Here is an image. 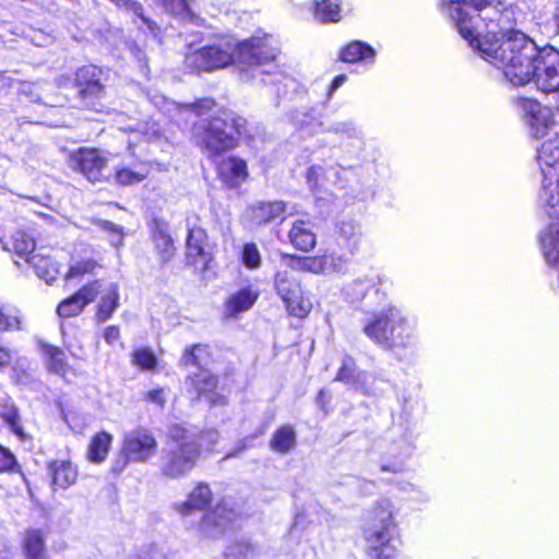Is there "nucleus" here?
<instances>
[{"mask_svg":"<svg viewBox=\"0 0 559 559\" xmlns=\"http://www.w3.org/2000/svg\"><path fill=\"white\" fill-rule=\"evenodd\" d=\"M364 334L385 349L407 348L415 343V326L403 310L388 305L374 312L362 326Z\"/></svg>","mask_w":559,"mask_h":559,"instance_id":"6","label":"nucleus"},{"mask_svg":"<svg viewBox=\"0 0 559 559\" xmlns=\"http://www.w3.org/2000/svg\"><path fill=\"white\" fill-rule=\"evenodd\" d=\"M295 445L296 432L290 425H284L276 429L270 441L272 451L281 454L288 453Z\"/></svg>","mask_w":559,"mask_h":559,"instance_id":"35","label":"nucleus"},{"mask_svg":"<svg viewBox=\"0 0 559 559\" xmlns=\"http://www.w3.org/2000/svg\"><path fill=\"white\" fill-rule=\"evenodd\" d=\"M0 559H12V558L9 552L0 551Z\"/></svg>","mask_w":559,"mask_h":559,"instance_id":"64","label":"nucleus"},{"mask_svg":"<svg viewBox=\"0 0 559 559\" xmlns=\"http://www.w3.org/2000/svg\"><path fill=\"white\" fill-rule=\"evenodd\" d=\"M191 385L193 386L197 397L202 396L212 405H223L225 397L215 392L217 386V379L207 370H200L191 378Z\"/></svg>","mask_w":559,"mask_h":559,"instance_id":"20","label":"nucleus"},{"mask_svg":"<svg viewBox=\"0 0 559 559\" xmlns=\"http://www.w3.org/2000/svg\"><path fill=\"white\" fill-rule=\"evenodd\" d=\"M102 229L109 234V241L112 246L119 247L123 241L122 228L111 222H102Z\"/></svg>","mask_w":559,"mask_h":559,"instance_id":"51","label":"nucleus"},{"mask_svg":"<svg viewBox=\"0 0 559 559\" xmlns=\"http://www.w3.org/2000/svg\"><path fill=\"white\" fill-rule=\"evenodd\" d=\"M557 219L540 230L538 241L546 263L559 269V217Z\"/></svg>","mask_w":559,"mask_h":559,"instance_id":"19","label":"nucleus"},{"mask_svg":"<svg viewBox=\"0 0 559 559\" xmlns=\"http://www.w3.org/2000/svg\"><path fill=\"white\" fill-rule=\"evenodd\" d=\"M258 299V293L249 287L233 294L226 302V314L236 317L238 313L249 310Z\"/></svg>","mask_w":559,"mask_h":559,"instance_id":"29","label":"nucleus"},{"mask_svg":"<svg viewBox=\"0 0 559 559\" xmlns=\"http://www.w3.org/2000/svg\"><path fill=\"white\" fill-rule=\"evenodd\" d=\"M314 17L321 23L337 22L340 15V0H322L313 2Z\"/></svg>","mask_w":559,"mask_h":559,"instance_id":"36","label":"nucleus"},{"mask_svg":"<svg viewBox=\"0 0 559 559\" xmlns=\"http://www.w3.org/2000/svg\"><path fill=\"white\" fill-rule=\"evenodd\" d=\"M516 106L526 121L532 136L547 139L537 147V162L543 180L549 181L559 174V130L549 107L532 98H519Z\"/></svg>","mask_w":559,"mask_h":559,"instance_id":"5","label":"nucleus"},{"mask_svg":"<svg viewBox=\"0 0 559 559\" xmlns=\"http://www.w3.org/2000/svg\"><path fill=\"white\" fill-rule=\"evenodd\" d=\"M22 329L20 311L10 306H0V332Z\"/></svg>","mask_w":559,"mask_h":559,"instance_id":"38","label":"nucleus"},{"mask_svg":"<svg viewBox=\"0 0 559 559\" xmlns=\"http://www.w3.org/2000/svg\"><path fill=\"white\" fill-rule=\"evenodd\" d=\"M112 436L106 431L97 432L91 440L87 449V459L92 463H103L112 443Z\"/></svg>","mask_w":559,"mask_h":559,"instance_id":"32","label":"nucleus"},{"mask_svg":"<svg viewBox=\"0 0 559 559\" xmlns=\"http://www.w3.org/2000/svg\"><path fill=\"white\" fill-rule=\"evenodd\" d=\"M402 469H403L402 463H393L392 465H382L381 466L382 472L399 473Z\"/></svg>","mask_w":559,"mask_h":559,"instance_id":"62","label":"nucleus"},{"mask_svg":"<svg viewBox=\"0 0 559 559\" xmlns=\"http://www.w3.org/2000/svg\"><path fill=\"white\" fill-rule=\"evenodd\" d=\"M108 162L109 154L97 148L82 147L70 155V166L91 182H100L111 177Z\"/></svg>","mask_w":559,"mask_h":559,"instance_id":"9","label":"nucleus"},{"mask_svg":"<svg viewBox=\"0 0 559 559\" xmlns=\"http://www.w3.org/2000/svg\"><path fill=\"white\" fill-rule=\"evenodd\" d=\"M399 490L405 495V499L416 503H426L429 501L428 492L420 486L411 481H401L397 485Z\"/></svg>","mask_w":559,"mask_h":559,"instance_id":"42","label":"nucleus"},{"mask_svg":"<svg viewBox=\"0 0 559 559\" xmlns=\"http://www.w3.org/2000/svg\"><path fill=\"white\" fill-rule=\"evenodd\" d=\"M352 175H354V170L352 168L331 166L328 169H324L320 165H313L307 169L306 179L309 188L314 191L324 181H332L340 187H346L343 181V177L347 180Z\"/></svg>","mask_w":559,"mask_h":559,"instance_id":"18","label":"nucleus"},{"mask_svg":"<svg viewBox=\"0 0 559 559\" xmlns=\"http://www.w3.org/2000/svg\"><path fill=\"white\" fill-rule=\"evenodd\" d=\"M157 440L152 430L136 427L127 431L121 441L119 457L112 464L115 473H121L129 463L144 464L156 456Z\"/></svg>","mask_w":559,"mask_h":559,"instance_id":"8","label":"nucleus"},{"mask_svg":"<svg viewBox=\"0 0 559 559\" xmlns=\"http://www.w3.org/2000/svg\"><path fill=\"white\" fill-rule=\"evenodd\" d=\"M263 551V546L258 542L248 536H240L225 547L224 559H257Z\"/></svg>","mask_w":559,"mask_h":559,"instance_id":"21","label":"nucleus"},{"mask_svg":"<svg viewBox=\"0 0 559 559\" xmlns=\"http://www.w3.org/2000/svg\"><path fill=\"white\" fill-rule=\"evenodd\" d=\"M207 355V346L205 345H193L190 348L186 349L182 360L185 365H201L203 362V357Z\"/></svg>","mask_w":559,"mask_h":559,"instance_id":"48","label":"nucleus"},{"mask_svg":"<svg viewBox=\"0 0 559 559\" xmlns=\"http://www.w3.org/2000/svg\"><path fill=\"white\" fill-rule=\"evenodd\" d=\"M13 357L12 352L3 346H0V367L9 365Z\"/></svg>","mask_w":559,"mask_h":559,"instance_id":"59","label":"nucleus"},{"mask_svg":"<svg viewBox=\"0 0 559 559\" xmlns=\"http://www.w3.org/2000/svg\"><path fill=\"white\" fill-rule=\"evenodd\" d=\"M212 500V491L207 484L200 483L189 493L188 499L183 502L176 503L175 509L182 515H189L193 511L205 509Z\"/></svg>","mask_w":559,"mask_h":559,"instance_id":"27","label":"nucleus"},{"mask_svg":"<svg viewBox=\"0 0 559 559\" xmlns=\"http://www.w3.org/2000/svg\"><path fill=\"white\" fill-rule=\"evenodd\" d=\"M152 239L160 261L168 262L175 253V246L169 235V226L165 221H153Z\"/></svg>","mask_w":559,"mask_h":559,"instance_id":"25","label":"nucleus"},{"mask_svg":"<svg viewBox=\"0 0 559 559\" xmlns=\"http://www.w3.org/2000/svg\"><path fill=\"white\" fill-rule=\"evenodd\" d=\"M248 440H249V439H248V438H246V439H243V440L239 441V442L237 443V445H236V449H235L233 452L228 453V454L226 455V457H233V456H236V455H238L239 453H241L242 451H245V450L248 448Z\"/></svg>","mask_w":559,"mask_h":559,"instance_id":"60","label":"nucleus"},{"mask_svg":"<svg viewBox=\"0 0 559 559\" xmlns=\"http://www.w3.org/2000/svg\"><path fill=\"white\" fill-rule=\"evenodd\" d=\"M341 238L347 241V250L354 254L358 250L360 227L354 219H343L337 225Z\"/></svg>","mask_w":559,"mask_h":559,"instance_id":"37","label":"nucleus"},{"mask_svg":"<svg viewBox=\"0 0 559 559\" xmlns=\"http://www.w3.org/2000/svg\"><path fill=\"white\" fill-rule=\"evenodd\" d=\"M219 178L229 187L237 188L242 185L247 177V164L238 157L223 159L217 166Z\"/></svg>","mask_w":559,"mask_h":559,"instance_id":"24","label":"nucleus"},{"mask_svg":"<svg viewBox=\"0 0 559 559\" xmlns=\"http://www.w3.org/2000/svg\"><path fill=\"white\" fill-rule=\"evenodd\" d=\"M100 287L102 281L98 280L84 285L74 295L59 304L57 308L58 314L61 318L79 316L83 309L98 296Z\"/></svg>","mask_w":559,"mask_h":559,"instance_id":"15","label":"nucleus"},{"mask_svg":"<svg viewBox=\"0 0 559 559\" xmlns=\"http://www.w3.org/2000/svg\"><path fill=\"white\" fill-rule=\"evenodd\" d=\"M168 12L183 22L198 23L200 20L189 8L186 0H163Z\"/></svg>","mask_w":559,"mask_h":559,"instance_id":"40","label":"nucleus"},{"mask_svg":"<svg viewBox=\"0 0 559 559\" xmlns=\"http://www.w3.org/2000/svg\"><path fill=\"white\" fill-rule=\"evenodd\" d=\"M352 169L354 170V175L349 176V177L347 178V180H345V179L343 178V181H344V183L346 185V187H345V188H350V189H352V191H355V188H353V187L350 186V179H352V178H354V177L357 175V171H356V169H354V168H352Z\"/></svg>","mask_w":559,"mask_h":559,"instance_id":"63","label":"nucleus"},{"mask_svg":"<svg viewBox=\"0 0 559 559\" xmlns=\"http://www.w3.org/2000/svg\"><path fill=\"white\" fill-rule=\"evenodd\" d=\"M45 355L48 358L47 366L51 372L57 374H63L66 372V355L60 348L47 346L45 347Z\"/></svg>","mask_w":559,"mask_h":559,"instance_id":"41","label":"nucleus"},{"mask_svg":"<svg viewBox=\"0 0 559 559\" xmlns=\"http://www.w3.org/2000/svg\"><path fill=\"white\" fill-rule=\"evenodd\" d=\"M167 437L168 443L162 451L159 471L169 479L189 475L197 465L202 450L212 451L219 439L216 430L211 429L195 435L180 425L169 427Z\"/></svg>","mask_w":559,"mask_h":559,"instance_id":"4","label":"nucleus"},{"mask_svg":"<svg viewBox=\"0 0 559 559\" xmlns=\"http://www.w3.org/2000/svg\"><path fill=\"white\" fill-rule=\"evenodd\" d=\"M241 261L248 269H259L261 265V254L255 243L249 242L242 247Z\"/></svg>","mask_w":559,"mask_h":559,"instance_id":"44","label":"nucleus"},{"mask_svg":"<svg viewBox=\"0 0 559 559\" xmlns=\"http://www.w3.org/2000/svg\"><path fill=\"white\" fill-rule=\"evenodd\" d=\"M152 103L160 111L179 122L181 116L194 114L200 120L193 124L192 138L202 153L214 158L234 148L245 131L246 120L219 106L213 98L191 104H179L164 95H154Z\"/></svg>","mask_w":559,"mask_h":559,"instance_id":"3","label":"nucleus"},{"mask_svg":"<svg viewBox=\"0 0 559 559\" xmlns=\"http://www.w3.org/2000/svg\"><path fill=\"white\" fill-rule=\"evenodd\" d=\"M126 8L129 11L133 12L136 16H139L143 21V23L147 25V27L151 31H154L156 24H155V22H153L150 19H147L146 16H144V10L140 2H138L135 0H127Z\"/></svg>","mask_w":559,"mask_h":559,"instance_id":"53","label":"nucleus"},{"mask_svg":"<svg viewBox=\"0 0 559 559\" xmlns=\"http://www.w3.org/2000/svg\"><path fill=\"white\" fill-rule=\"evenodd\" d=\"M379 275H366L357 277L343 288V296L352 304L366 301V306L380 305L385 299V294L380 289Z\"/></svg>","mask_w":559,"mask_h":559,"instance_id":"11","label":"nucleus"},{"mask_svg":"<svg viewBox=\"0 0 559 559\" xmlns=\"http://www.w3.org/2000/svg\"><path fill=\"white\" fill-rule=\"evenodd\" d=\"M99 301L97 306L96 320L104 323L109 320L119 307V286L117 283H104L99 288Z\"/></svg>","mask_w":559,"mask_h":559,"instance_id":"22","label":"nucleus"},{"mask_svg":"<svg viewBox=\"0 0 559 559\" xmlns=\"http://www.w3.org/2000/svg\"><path fill=\"white\" fill-rule=\"evenodd\" d=\"M395 514L396 509L389 499L379 500L370 510L362 532L370 559H391L395 556Z\"/></svg>","mask_w":559,"mask_h":559,"instance_id":"7","label":"nucleus"},{"mask_svg":"<svg viewBox=\"0 0 559 559\" xmlns=\"http://www.w3.org/2000/svg\"><path fill=\"white\" fill-rule=\"evenodd\" d=\"M47 472L51 478L53 490L71 487L78 478V471L68 460H56L48 463Z\"/></svg>","mask_w":559,"mask_h":559,"instance_id":"23","label":"nucleus"},{"mask_svg":"<svg viewBox=\"0 0 559 559\" xmlns=\"http://www.w3.org/2000/svg\"><path fill=\"white\" fill-rule=\"evenodd\" d=\"M326 273H345L348 267V258L334 252L325 253Z\"/></svg>","mask_w":559,"mask_h":559,"instance_id":"45","label":"nucleus"},{"mask_svg":"<svg viewBox=\"0 0 559 559\" xmlns=\"http://www.w3.org/2000/svg\"><path fill=\"white\" fill-rule=\"evenodd\" d=\"M206 231L201 227H192L189 229L186 247L187 259L190 264L204 271L211 260L212 254L209 250Z\"/></svg>","mask_w":559,"mask_h":559,"instance_id":"16","label":"nucleus"},{"mask_svg":"<svg viewBox=\"0 0 559 559\" xmlns=\"http://www.w3.org/2000/svg\"><path fill=\"white\" fill-rule=\"evenodd\" d=\"M16 465L14 455L7 449L0 447V473L13 471Z\"/></svg>","mask_w":559,"mask_h":559,"instance_id":"54","label":"nucleus"},{"mask_svg":"<svg viewBox=\"0 0 559 559\" xmlns=\"http://www.w3.org/2000/svg\"><path fill=\"white\" fill-rule=\"evenodd\" d=\"M276 293L284 301L288 312L297 318H305L311 310V301L304 297L300 284L287 270H278L274 277Z\"/></svg>","mask_w":559,"mask_h":559,"instance_id":"10","label":"nucleus"},{"mask_svg":"<svg viewBox=\"0 0 559 559\" xmlns=\"http://www.w3.org/2000/svg\"><path fill=\"white\" fill-rule=\"evenodd\" d=\"M235 520V511L226 502L219 503L202 518L199 525L200 535L206 539H217L224 535Z\"/></svg>","mask_w":559,"mask_h":559,"instance_id":"13","label":"nucleus"},{"mask_svg":"<svg viewBox=\"0 0 559 559\" xmlns=\"http://www.w3.org/2000/svg\"><path fill=\"white\" fill-rule=\"evenodd\" d=\"M374 49L360 40H354L346 45L341 51V60L347 63L373 60Z\"/></svg>","mask_w":559,"mask_h":559,"instance_id":"30","label":"nucleus"},{"mask_svg":"<svg viewBox=\"0 0 559 559\" xmlns=\"http://www.w3.org/2000/svg\"><path fill=\"white\" fill-rule=\"evenodd\" d=\"M136 559H171V556L164 546L151 544L141 550Z\"/></svg>","mask_w":559,"mask_h":559,"instance_id":"49","label":"nucleus"},{"mask_svg":"<svg viewBox=\"0 0 559 559\" xmlns=\"http://www.w3.org/2000/svg\"><path fill=\"white\" fill-rule=\"evenodd\" d=\"M361 373L357 371L355 360L350 356H344L342 366L336 374V380L345 383H355Z\"/></svg>","mask_w":559,"mask_h":559,"instance_id":"43","label":"nucleus"},{"mask_svg":"<svg viewBox=\"0 0 559 559\" xmlns=\"http://www.w3.org/2000/svg\"><path fill=\"white\" fill-rule=\"evenodd\" d=\"M104 340L107 344H115L120 337V330L117 325H109L104 330Z\"/></svg>","mask_w":559,"mask_h":559,"instance_id":"57","label":"nucleus"},{"mask_svg":"<svg viewBox=\"0 0 559 559\" xmlns=\"http://www.w3.org/2000/svg\"><path fill=\"white\" fill-rule=\"evenodd\" d=\"M26 262L34 269L36 275L46 283H51L55 280L58 270L48 255L33 252L26 257Z\"/></svg>","mask_w":559,"mask_h":559,"instance_id":"34","label":"nucleus"},{"mask_svg":"<svg viewBox=\"0 0 559 559\" xmlns=\"http://www.w3.org/2000/svg\"><path fill=\"white\" fill-rule=\"evenodd\" d=\"M296 122L301 128H309L312 133H318L320 131L323 132H334L337 134H342L347 136L348 139H361L362 131L356 127L353 121H337L332 123L331 126L323 128L322 122L319 120L317 112L311 109L309 111H305L298 114L296 117Z\"/></svg>","mask_w":559,"mask_h":559,"instance_id":"14","label":"nucleus"},{"mask_svg":"<svg viewBox=\"0 0 559 559\" xmlns=\"http://www.w3.org/2000/svg\"><path fill=\"white\" fill-rule=\"evenodd\" d=\"M98 266L95 260L86 259L82 261H78L72 264L66 275L68 281L75 278L78 276L94 273L95 269Z\"/></svg>","mask_w":559,"mask_h":559,"instance_id":"46","label":"nucleus"},{"mask_svg":"<svg viewBox=\"0 0 559 559\" xmlns=\"http://www.w3.org/2000/svg\"><path fill=\"white\" fill-rule=\"evenodd\" d=\"M3 249L13 251L20 257H28L35 250V241L24 230H15L8 239L3 240Z\"/></svg>","mask_w":559,"mask_h":559,"instance_id":"33","label":"nucleus"},{"mask_svg":"<svg viewBox=\"0 0 559 559\" xmlns=\"http://www.w3.org/2000/svg\"><path fill=\"white\" fill-rule=\"evenodd\" d=\"M280 270L305 271V257L282 254Z\"/></svg>","mask_w":559,"mask_h":559,"instance_id":"50","label":"nucleus"},{"mask_svg":"<svg viewBox=\"0 0 559 559\" xmlns=\"http://www.w3.org/2000/svg\"><path fill=\"white\" fill-rule=\"evenodd\" d=\"M124 130L127 131V129H124ZM128 130L142 132L143 135L148 141L158 140L162 135L159 129H156L154 124L152 126V128H148V123H145V126L139 124L135 129L128 128Z\"/></svg>","mask_w":559,"mask_h":559,"instance_id":"56","label":"nucleus"},{"mask_svg":"<svg viewBox=\"0 0 559 559\" xmlns=\"http://www.w3.org/2000/svg\"><path fill=\"white\" fill-rule=\"evenodd\" d=\"M132 53L139 62L140 71L143 73V75L146 76L148 74L150 70L147 67V57H146L145 52L139 48H134Z\"/></svg>","mask_w":559,"mask_h":559,"instance_id":"58","label":"nucleus"},{"mask_svg":"<svg viewBox=\"0 0 559 559\" xmlns=\"http://www.w3.org/2000/svg\"><path fill=\"white\" fill-rule=\"evenodd\" d=\"M324 254L321 257H305V271L311 273H326Z\"/></svg>","mask_w":559,"mask_h":559,"instance_id":"52","label":"nucleus"},{"mask_svg":"<svg viewBox=\"0 0 559 559\" xmlns=\"http://www.w3.org/2000/svg\"><path fill=\"white\" fill-rule=\"evenodd\" d=\"M25 559H47L44 535L39 530L27 531L23 539Z\"/></svg>","mask_w":559,"mask_h":559,"instance_id":"31","label":"nucleus"},{"mask_svg":"<svg viewBox=\"0 0 559 559\" xmlns=\"http://www.w3.org/2000/svg\"><path fill=\"white\" fill-rule=\"evenodd\" d=\"M146 401L157 405L158 407H164L166 403V394L164 389H154L146 393Z\"/></svg>","mask_w":559,"mask_h":559,"instance_id":"55","label":"nucleus"},{"mask_svg":"<svg viewBox=\"0 0 559 559\" xmlns=\"http://www.w3.org/2000/svg\"><path fill=\"white\" fill-rule=\"evenodd\" d=\"M133 364L144 370H151L156 366L154 353L146 348H140L133 353Z\"/></svg>","mask_w":559,"mask_h":559,"instance_id":"47","label":"nucleus"},{"mask_svg":"<svg viewBox=\"0 0 559 559\" xmlns=\"http://www.w3.org/2000/svg\"><path fill=\"white\" fill-rule=\"evenodd\" d=\"M280 50L275 39L269 34L253 35L238 44L229 40L203 46L190 50L185 58V67L190 72H213L233 63L247 66L252 71V79L260 76L263 84L278 85L290 81L281 71L269 72L263 68L275 61ZM285 86L287 83L284 84Z\"/></svg>","mask_w":559,"mask_h":559,"instance_id":"2","label":"nucleus"},{"mask_svg":"<svg viewBox=\"0 0 559 559\" xmlns=\"http://www.w3.org/2000/svg\"><path fill=\"white\" fill-rule=\"evenodd\" d=\"M449 15L459 34L514 86L534 82L544 93L559 88V50L538 47L514 31L515 12L504 0H450Z\"/></svg>","mask_w":559,"mask_h":559,"instance_id":"1","label":"nucleus"},{"mask_svg":"<svg viewBox=\"0 0 559 559\" xmlns=\"http://www.w3.org/2000/svg\"><path fill=\"white\" fill-rule=\"evenodd\" d=\"M290 243L300 251L308 252L314 248L317 238L309 219H296L288 234Z\"/></svg>","mask_w":559,"mask_h":559,"instance_id":"26","label":"nucleus"},{"mask_svg":"<svg viewBox=\"0 0 559 559\" xmlns=\"http://www.w3.org/2000/svg\"><path fill=\"white\" fill-rule=\"evenodd\" d=\"M0 417L9 425L11 431L20 439L25 440L26 435L21 425L17 408L13 404H4L0 411Z\"/></svg>","mask_w":559,"mask_h":559,"instance_id":"39","label":"nucleus"},{"mask_svg":"<svg viewBox=\"0 0 559 559\" xmlns=\"http://www.w3.org/2000/svg\"><path fill=\"white\" fill-rule=\"evenodd\" d=\"M151 167L145 162H135L116 167L115 180L121 186H131L143 181L150 174Z\"/></svg>","mask_w":559,"mask_h":559,"instance_id":"28","label":"nucleus"},{"mask_svg":"<svg viewBox=\"0 0 559 559\" xmlns=\"http://www.w3.org/2000/svg\"><path fill=\"white\" fill-rule=\"evenodd\" d=\"M100 73L102 71L95 66L83 67L76 72L79 94L86 102V106L93 108H95L94 99L103 93Z\"/></svg>","mask_w":559,"mask_h":559,"instance_id":"17","label":"nucleus"},{"mask_svg":"<svg viewBox=\"0 0 559 559\" xmlns=\"http://www.w3.org/2000/svg\"><path fill=\"white\" fill-rule=\"evenodd\" d=\"M294 212L295 207L289 209L283 201H260L246 209L243 218L251 227H260L277 219L283 221L285 214L293 215Z\"/></svg>","mask_w":559,"mask_h":559,"instance_id":"12","label":"nucleus"},{"mask_svg":"<svg viewBox=\"0 0 559 559\" xmlns=\"http://www.w3.org/2000/svg\"><path fill=\"white\" fill-rule=\"evenodd\" d=\"M346 80H347V76L345 74L336 75L331 83V90L332 91L337 90L345 83Z\"/></svg>","mask_w":559,"mask_h":559,"instance_id":"61","label":"nucleus"}]
</instances>
